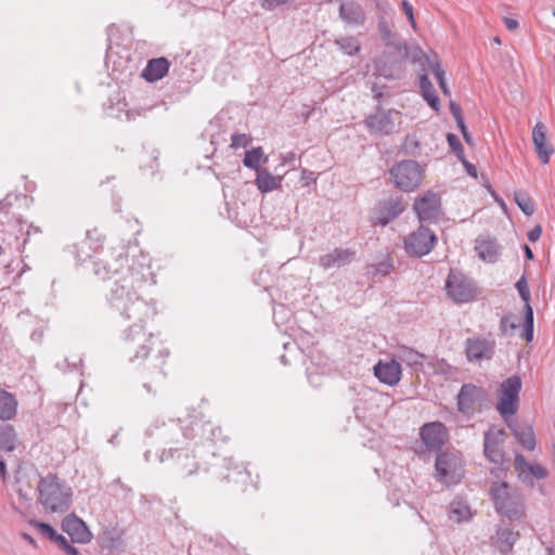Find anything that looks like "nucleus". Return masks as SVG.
I'll use <instances>...</instances> for the list:
<instances>
[{
  "label": "nucleus",
  "mask_w": 555,
  "mask_h": 555,
  "mask_svg": "<svg viewBox=\"0 0 555 555\" xmlns=\"http://www.w3.org/2000/svg\"><path fill=\"white\" fill-rule=\"evenodd\" d=\"M465 475L464 460L459 452L440 451L435 461V478L438 482L451 487L457 485Z\"/></svg>",
  "instance_id": "7ed1b4c3"
},
{
  "label": "nucleus",
  "mask_w": 555,
  "mask_h": 555,
  "mask_svg": "<svg viewBox=\"0 0 555 555\" xmlns=\"http://www.w3.org/2000/svg\"><path fill=\"white\" fill-rule=\"evenodd\" d=\"M475 249L478 256L488 262H494L498 258V245L491 240H476Z\"/></svg>",
  "instance_id": "f704fd0d"
},
{
  "label": "nucleus",
  "mask_w": 555,
  "mask_h": 555,
  "mask_svg": "<svg viewBox=\"0 0 555 555\" xmlns=\"http://www.w3.org/2000/svg\"><path fill=\"white\" fill-rule=\"evenodd\" d=\"M448 296L456 304L469 302L476 297V286L472 279L462 272L450 270L446 281Z\"/></svg>",
  "instance_id": "1a4fd4ad"
},
{
  "label": "nucleus",
  "mask_w": 555,
  "mask_h": 555,
  "mask_svg": "<svg viewBox=\"0 0 555 555\" xmlns=\"http://www.w3.org/2000/svg\"><path fill=\"white\" fill-rule=\"evenodd\" d=\"M263 158V150L262 147H254L249 151H246L245 157L243 159V164L245 167L255 170L256 172H259V170H262L263 168L260 167V163Z\"/></svg>",
  "instance_id": "ea45409f"
},
{
  "label": "nucleus",
  "mask_w": 555,
  "mask_h": 555,
  "mask_svg": "<svg viewBox=\"0 0 555 555\" xmlns=\"http://www.w3.org/2000/svg\"><path fill=\"white\" fill-rule=\"evenodd\" d=\"M450 518H454L457 522L468 520L470 518V507L463 500H454L449 507Z\"/></svg>",
  "instance_id": "4c0bfd02"
},
{
  "label": "nucleus",
  "mask_w": 555,
  "mask_h": 555,
  "mask_svg": "<svg viewBox=\"0 0 555 555\" xmlns=\"http://www.w3.org/2000/svg\"><path fill=\"white\" fill-rule=\"evenodd\" d=\"M532 141L540 160L542 164H547L554 149L552 145L546 144V128L540 121L532 129Z\"/></svg>",
  "instance_id": "a878e982"
},
{
  "label": "nucleus",
  "mask_w": 555,
  "mask_h": 555,
  "mask_svg": "<svg viewBox=\"0 0 555 555\" xmlns=\"http://www.w3.org/2000/svg\"><path fill=\"white\" fill-rule=\"evenodd\" d=\"M171 62L167 57H155L147 61L141 76L147 82H155L163 79L168 74Z\"/></svg>",
  "instance_id": "393cba45"
},
{
  "label": "nucleus",
  "mask_w": 555,
  "mask_h": 555,
  "mask_svg": "<svg viewBox=\"0 0 555 555\" xmlns=\"http://www.w3.org/2000/svg\"><path fill=\"white\" fill-rule=\"evenodd\" d=\"M518 537L519 534L514 532L511 528H499L496 530L495 545L502 554H507L513 550Z\"/></svg>",
  "instance_id": "7c9ffc66"
},
{
  "label": "nucleus",
  "mask_w": 555,
  "mask_h": 555,
  "mask_svg": "<svg viewBox=\"0 0 555 555\" xmlns=\"http://www.w3.org/2000/svg\"><path fill=\"white\" fill-rule=\"evenodd\" d=\"M450 111H451V114L454 117L455 121L464 118L462 108L453 101L450 102Z\"/></svg>",
  "instance_id": "bf43d9fd"
},
{
  "label": "nucleus",
  "mask_w": 555,
  "mask_h": 555,
  "mask_svg": "<svg viewBox=\"0 0 555 555\" xmlns=\"http://www.w3.org/2000/svg\"><path fill=\"white\" fill-rule=\"evenodd\" d=\"M402 10H403L404 14L406 15L412 27L415 28L416 23H415L414 14H413V5L409 1L403 0L402 1Z\"/></svg>",
  "instance_id": "6e6d98bb"
},
{
  "label": "nucleus",
  "mask_w": 555,
  "mask_h": 555,
  "mask_svg": "<svg viewBox=\"0 0 555 555\" xmlns=\"http://www.w3.org/2000/svg\"><path fill=\"white\" fill-rule=\"evenodd\" d=\"M128 257L126 255L119 254L112 259L101 258L96 260H92L88 268L93 272L95 276L100 280H111L113 281L118 278L124 270L128 269Z\"/></svg>",
  "instance_id": "9b49d317"
},
{
  "label": "nucleus",
  "mask_w": 555,
  "mask_h": 555,
  "mask_svg": "<svg viewBox=\"0 0 555 555\" xmlns=\"http://www.w3.org/2000/svg\"><path fill=\"white\" fill-rule=\"evenodd\" d=\"M217 478L225 483L244 486L250 479V474L243 464H234L232 460L225 459L224 466L217 473Z\"/></svg>",
  "instance_id": "6ab92c4d"
},
{
  "label": "nucleus",
  "mask_w": 555,
  "mask_h": 555,
  "mask_svg": "<svg viewBox=\"0 0 555 555\" xmlns=\"http://www.w3.org/2000/svg\"><path fill=\"white\" fill-rule=\"evenodd\" d=\"M455 122H456V126H457V128L460 129V131H461L462 135H463L464 133L468 132L467 127H466V125H465V122H464V118L459 119V120H456Z\"/></svg>",
  "instance_id": "69168bd1"
},
{
  "label": "nucleus",
  "mask_w": 555,
  "mask_h": 555,
  "mask_svg": "<svg viewBox=\"0 0 555 555\" xmlns=\"http://www.w3.org/2000/svg\"><path fill=\"white\" fill-rule=\"evenodd\" d=\"M250 143V138L244 133H234L231 137V146L233 149L246 147Z\"/></svg>",
  "instance_id": "8fccbe9b"
},
{
  "label": "nucleus",
  "mask_w": 555,
  "mask_h": 555,
  "mask_svg": "<svg viewBox=\"0 0 555 555\" xmlns=\"http://www.w3.org/2000/svg\"><path fill=\"white\" fill-rule=\"evenodd\" d=\"M530 464L531 463H528L522 454L517 453L515 455L514 465L516 470L519 472V477L522 479V481H526L528 478V476L525 475V473Z\"/></svg>",
  "instance_id": "de8ad7c7"
},
{
  "label": "nucleus",
  "mask_w": 555,
  "mask_h": 555,
  "mask_svg": "<svg viewBox=\"0 0 555 555\" xmlns=\"http://www.w3.org/2000/svg\"><path fill=\"white\" fill-rule=\"evenodd\" d=\"M516 324L512 321V315H503L500 321V330L503 335L512 333L516 328Z\"/></svg>",
  "instance_id": "603ef678"
},
{
  "label": "nucleus",
  "mask_w": 555,
  "mask_h": 555,
  "mask_svg": "<svg viewBox=\"0 0 555 555\" xmlns=\"http://www.w3.org/2000/svg\"><path fill=\"white\" fill-rule=\"evenodd\" d=\"M365 125L373 133L390 134L395 129L391 111H383L380 104L376 106V113L365 119Z\"/></svg>",
  "instance_id": "4be33fe9"
},
{
  "label": "nucleus",
  "mask_w": 555,
  "mask_h": 555,
  "mask_svg": "<svg viewBox=\"0 0 555 555\" xmlns=\"http://www.w3.org/2000/svg\"><path fill=\"white\" fill-rule=\"evenodd\" d=\"M426 60H427V64H428L430 70L435 75L436 79L439 76H444V70L441 68V64L436 54H434L433 57L427 56Z\"/></svg>",
  "instance_id": "3c124183"
},
{
  "label": "nucleus",
  "mask_w": 555,
  "mask_h": 555,
  "mask_svg": "<svg viewBox=\"0 0 555 555\" xmlns=\"http://www.w3.org/2000/svg\"><path fill=\"white\" fill-rule=\"evenodd\" d=\"M526 475L527 476H531L532 478H535V479H545L547 477V470L540 464L538 463H531L529 466H528V469L526 470Z\"/></svg>",
  "instance_id": "09e8293b"
},
{
  "label": "nucleus",
  "mask_w": 555,
  "mask_h": 555,
  "mask_svg": "<svg viewBox=\"0 0 555 555\" xmlns=\"http://www.w3.org/2000/svg\"><path fill=\"white\" fill-rule=\"evenodd\" d=\"M462 165L464 166L466 172L468 176L473 177V178H477V168L474 164L469 163L465 156H463V158H460L459 159Z\"/></svg>",
  "instance_id": "4d7b16f0"
},
{
  "label": "nucleus",
  "mask_w": 555,
  "mask_h": 555,
  "mask_svg": "<svg viewBox=\"0 0 555 555\" xmlns=\"http://www.w3.org/2000/svg\"><path fill=\"white\" fill-rule=\"evenodd\" d=\"M282 180V177L273 176L267 169H262L257 172L255 184L257 189L264 194L281 189Z\"/></svg>",
  "instance_id": "cd10ccee"
},
{
  "label": "nucleus",
  "mask_w": 555,
  "mask_h": 555,
  "mask_svg": "<svg viewBox=\"0 0 555 555\" xmlns=\"http://www.w3.org/2000/svg\"><path fill=\"white\" fill-rule=\"evenodd\" d=\"M31 233H34V234H40V233H41V230H40V228H39V227H35V225L30 224V225L28 227L27 232H26V237H25V240H24V242H23V246H25V245L29 242V237H30V234H31Z\"/></svg>",
  "instance_id": "052dcab7"
},
{
  "label": "nucleus",
  "mask_w": 555,
  "mask_h": 555,
  "mask_svg": "<svg viewBox=\"0 0 555 555\" xmlns=\"http://www.w3.org/2000/svg\"><path fill=\"white\" fill-rule=\"evenodd\" d=\"M192 430H199L201 438L211 443H215L219 440L224 441V437L222 436V429L219 426L212 424L211 422H195L192 425Z\"/></svg>",
  "instance_id": "c756f323"
},
{
  "label": "nucleus",
  "mask_w": 555,
  "mask_h": 555,
  "mask_svg": "<svg viewBox=\"0 0 555 555\" xmlns=\"http://www.w3.org/2000/svg\"><path fill=\"white\" fill-rule=\"evenodd\" d=\"M405 209V204L401 196H391L379 202L376 208V223L386 227L389 222L398 218Z\"/></svg>",
  "instance_id": "a211bd4d"
},
{
  "label": "nucleus",
  "mask_w": 555,
  "mask_h": 555,
  "mask_svg": "<svg viewBox=\"0 0 555 555\" xmlns=\"http://www.w3.org/2000/svg\"><path fill=\"white\" fill-rule=\"evenodd\" d=\"M152 334L147 339H144V344L140 345L139 349L129 357L130 362L141 364L142 361L146 360L147 365L146 369L152 373H163V366L165 364V358L169 354V351L166 349H158L157 353L150 356L153 350L152 347L147 344L152 339Z\"/></svg>",
  "instance_id": "ddd939ff"
},
{
  "label": "nucleus",
  "mask_w": 555,
  "mask_h": 555,
  "mask_svg": "<svg viewBox=\"0 0 555 555\" xmlns=\"http://www.w3.org/2000/svg\"><path fill=\"white\" fill-rule=\"evenodd\" d=\"M516 288L518 291V294L524 305V333L522 337L527 343H531L533 340V333H534V315H533V309L530 305V291L528 286V281L525 275H521L520 279L516 282Z\"/></svg>",
  "instance_id": "2eb2a0df"
},
{
  "label": "nucleus",
  "mask_w": 555,
  "mask_h": 555,
  "mask_svg": "<svg viewBox=\"0 0 555 555\" xmlns=\"http://www.w3.org/2000/svg\"><path fill=\"white\" fill-rule=\"evenodd\" d=\"M396 357L411 367H422L424 354L406 346H400Z\"/></svg>",
  "instance_id": "72a5a7b5"
},
{
  "label": "nucleus",
  "mask_w": 555,
  "mask_h": 555,
  "mask_svg": "<svg viewBox=\"0 0 555 555\" xmlns=\"http://www.w3.org/2000/svg\"><path fill=\"white\" fill-rule=\"evenodd\" d=\"M520 390L521 378L518 375H512L501 383L496 410L504 421H507V418L513 417L517 413Z\"/></svg>",
  "instance_id": "423d86ee"
},
{
  "label": "nucleus",
  "mask_w": 555,
  "mask_h": 555,
  "mask_svg": "<svg viewBox=\"0 0 555 555\" xmlns=\"http://www.w3.org/2000/svg\"><path fill=\"white\" fill-rule=\"evenodd\" d=\"M447 141L450 146V150L455 154L457 159L463 158V156H465L463 145L456 134L448 133Z\"/></svg>",
  "instance_id": "a18cd8bd"
},
{
  "label": "nucleus",
  "mask_w": 555,
  "mask_h": 555,
  "mask_svg": "<svg viewBox=\"0 0 555 555\" xmlns=\"http://www.w3.org/2000/svg\"><path fill=\"white\" fill-rule=\"evenodd\" d=\"M157 436L166 443H176L179 441L181 436L188 437L186 434L183 433L181 425L173 421L168 424H164V426L158 430Z\"/></svg>",
  "instance_id": "c9c22d12"
},
{
  "label": "nucleus",
  "mask_w": 555,
  "mask_h": 555,
  "mask_svg": "<svg viewBox=\"0 0 555 555\" xmlns=\"http://www.w3.org/2000/svg\"><path fill=\"white\" fill-rule=\"evenodd\" d=\"M39 502L52 513H64L72 504V489L55 474H48L38 483Z\"/></svg>",
  "instance_id": "f03ea898"
},
{
  "label": "nucleus",
  "mask_w": 555,
  "mask_h": 555,
  "mask_svg": "<svg viewBox=\"0 0 555 555\" xmlns=\"http://www.w3.org/2000/svg\"><path fill=\"white\" fill-rule=\"evenodd\" d=\"M16 434L12 425L0 426V450L12 452L15 449Z\"/></svg>",
  "instance_id": "e433bc0d"
},
{
  "label": "nucleus",
  "mask_w": 555,
  "mask_h": 555,
  "mask_svg": "<svg viewBox=\"0 0 555 555\" xmlns=\"http://www.w3.org/2000/svg\"><path fill=\"white\" fill-rule=\"evenodd\" d=\"M375 4V9L380 13L379 16L388 15L392 9L388 0H372Z\"/></svg>",
  "instance_id": "5fc2aeb1"
},
{
  "label": "nucleus",
  "mask_w": 555,
  "mask_h": 555,
  "mask_svg": "<svg viewBox=\"0 0 555 555\" xmlns=\"http://www.w3.org/2000/svg\"><path fill=\"white\" fill-rule=\"evenodd\" d=\"M301 179L306 180V183L304 185H308L310 181H315V178L313 177V172L309 171L308 169L301 170Z\"/></svg>",
  "instance_id": "e2e57ef3"
},
{
  "label": "nucleus",
  "mask_w": 555,
  "mask_h": 555,
  "mask_svg": "<svg viewBox=\"0 0 555 555\" xmlns=\"http://www.w3.org/2000/svg\"><path fill=\"white\" fill-rule=\"evenodd\" d=\"M335 44L347 55H356L360 51V42L353 36L337 38Z\"/></svg>",
  "instance_id": "a19ab883"
},
{
  "label": "nucleus",
  "mask_w": 555,
  "mask_h": 555,
  "mask_svg": "<svg viewBox=\"0 0 555 555\" xmlns=\"http://www.w3.org/2000/svg\"><path fill=\"white\" fill-rule=\"evenodd\" d=\"M485 398L486 391L482 387L464 384L456 396L457 410L462 413H467L477 402L483 401Z\"/></svg>",
  "instance_id": "aec40b11"
},
{
  "label": "nucleus",
  "mask_w": 555,
  "mask_h": 555,
  "mask_svg": "<svg viewBox=\"0 0 555 555\" xmlns=\"http://www.w3.org/2000/svg\"><path fill=\"white\" fill-rule=\"evenodd\" d=\"M122 531L118 527H105L98 535L102 548L114 550L121 543Z\"/></svg>",
  "instance_id": "c85d7f7f"
},
{
  "label": "nucleus",
  "mask_w": 555,
  "mask_h": 555,
  "mask_svg": "<svg viewBox=\"0 0 555 555\" xmlns=\"http://www.w3.org/2000/svg\"><path fill=\"white\" fill-rule=\"evenodd\" d=\"M504 24L508 30H516L519 27V23L512 17H504Z\"/></svg>",
  "instance_id": "680f3d73"
},
{
  "label": "nucleus",
  "mask_w": 555,
  "mask_h": 555,
  "mask_svg": "<svg viewBox=\"0 0 555 555\" xmlns=\"http://www.w3.org/2000/svg\"><path fill=\"white\" fill-rule=\"evenodd\" d=\"M389 175L397 189L412 192L421 185L424 170L416 160L406 159L393 165Z\"/></svg>",
  "instance_id": "39448f33"
},
{
  "label": "nucleus",
  "mask_w": 555,
  "mask_h": 555,
  "mask_svg": "<svg viewBox=\"0 0 555 555\" xmlns=\"http://www.w3.org/2000/svg\"><path fill=\"white\" fill-rule=\"evenodd\" d=\"M541 234H542V227L537 224L534 228H532L527 233V236L530 242H537L540 238Z\"/></svg>",
  "instance_id": "13d9d810"
},
{
  "label": "nucleus",
  "mask_w": 555,
  "mask_h": 555,
  "mask_svg": "<svg viewBox=\"0 0 555 555\" xmlns=\"http://www.w3.org/2000/svg\"><path fill=\"white\" fill-rule=\"evenodd\" d=\"M356 250L352 248H334L332 251L320 256L319 266L324 270L341 268L349 264L356 258Z\"/></svg>",
  "instance_id": "412c9836"
},
{
  "label": "nucleus",
  "mask_w": 555,
  "mask_h": 555,
  "mask_svg": "<svg viewBox=\"0 0 555 555\" xmlns=\"http://www.w3.org/2000/svg\"><path fill=\"white\" fill-rule=\"evenodd\" d=\"M377 27L380 38L385 42V44L395 46L397 35L391 30L385 16H378Z\"/></svg>",
  "instance_id": "37998d69"
},
{
  "label": "nucleus",
  "mask_w": 555,
  "mask_h": 555,
  "mask_svg": "<svg viewBox=\"0 0 555 555\" xmlns=\"http://www.w3.org/2000/svg\"><path fill=\"white\" fill-rule=\"evenodd\" d=\"M393 270V262L390 256H387L383 261L370 264L367 267V274L372 278H385Z\"/></svg>",
  "instance_id": "58836bf2"
},
{
  "label": "nucleus",
  "mask_w": 555,
  "mask_h": 555,
  "mask_svg": "<svg viewBox=\"0 0 555 555\" xmlns=\"http://www.w3.org/2000/svg\"><path fill=\"white\" fill-rule=\"evenodd\" d=\"M420 436L428 451L439 453L448 438V429L441 422H430L421 427Z\"/></svg>",
  "instance_id": "4468645a"
},
{
  "label": "nucleus",
  "mask_w": 555,
  "mask_h": 555,
  "mask_svg": "<svg viewBox=\"0 0 555 555\" xmlns=\"http://www.w3.org/2000/svg\"><path fill=\"white\" fill-rule=\"evenodd\" d=\"M143 283V276L128 268L112 282L106 295L111 308L124 319L132 321L122 336L127 344L139 341L144 337L145 322L156 313L154 304L146 301L140 295Z\"/></svg>",
  "instance_id": "f257e3e1"
},
{
  "label": "nucleus",
  "mask_w": 555,
  "mask_h": 555,
  "mask_svg": "<svg viewBox=\"0 0 555 555\" xmlns=\"http://www.w3.org/2000/svg\"><path fill=\"white\" fill-rule=\"evenodd\" d=\"M517 441L528 451H533L537 444L533 428L530 425L519 424L514 417L504 421Z\"/></svg>",
  "instance_id": "b1692460"
},
{
  "label": "nucleus",
  "mask_w": 555,
  "mask_h": 555,
  "mask_svg": "<svg viewBox=\"0 0 555 555\" xmlns=\"http://www.w3.org/2000/svg\"><path fill=\"white\" fill-rule=\"evenodd\" d=\"M29 525L35 527L36 529H38V531L47 537L49 540L51 541H54V539L56 538V535L59 534L55 529L47 524V522H42V521H39V520H36V519H31L29 521Z\"/></svg>",
  "instance_id": "c03bdc74"
},
{
  "label": "nucleus",
  "mask_w": 555,
  "mask_h": 555,
  "mask_svg": "<svg viewBox=\"0 0 555 555\" xmlns=\"http://www.w3.org/2000/svg\"><path fill=\"white\" fill-rule=\"evenodd\" d=\"M0 476L3 480L7 478V465L3 460L0 461Z\"/></svg>",
  "instance_id": "774afa93"
},
{
  "label": "nucleus",
  "mask_w": 555,
  "mask_h": 555,
  "mask_svg": "<svg viewBox=\"0 0 555 555\" xmlns=\"http://www.w3.org/2000/svg\"><path fill=\"white\" fill-rule=\"evenodd\" d=\"M420 88L424 100L435 111L439 109L440 100L436 89L426 74L420 77Z\"/></svg>",
  "instance_id": "2f4dec72"
},
{
  "label": "nucleus",
  "mask_w": 555,
  "mask_h": 555,
  "mask_svg": "<svg viewBox=\"0 0 555 555\" xmlns=\"http://www.w3.org/2000/svg\"><path fill=\"white\" fill-rule=\"evenodd\" d=\"M437 242V236L429 228L421 225L404 238V249L408 255L421 258L428 255Z\"/></svg>",
  "instance_id": "9d476101"
},
{
  "label": "nucleus",
  "mask_w": 555,
  "mask_h": 555,
  "mask_svg": "<svg viewBox=\"0 0 555 555\" xmlns=\"http://www.w3.org/2000/svg\"><path fill=\"white\" fill-rule=\"evenodd\" d=\"M339 17L348 25L360 26L365 22L363 8L356 1L341 2Z\"/></svg>",
  "instance_id": "bb28decb"
},
{
  "label": "nucleus",
  "mask_w": 555,
  "mask_h": 555,
  "mask_svg": "<svg viewBox=\"0 0 555 555\" xmlns=\"http://www.w3.org/2000/svg\"><path fill=\"white\" fill-rule=\"evenodd\" d=\"M514 199L519 209L526 215V216H532L534 212V204L531 199V197L524 191L515 192Z\"/></svg>",
  "instance_id": "79ce46f5"
},
{
  "label": "nucleus",
  "mask_w": 555,
  "mask_h": 555,
  "mask_svg": "<svg viewBox=\"0 0 555 555\" xmlns=\"http://www.w3.org/2000/svg\"><path fill=\"white\" fill-rule=\"evenodd\" d=\"M62 529L70 537L73 543L87 544L93 538L86 522L75 514H69L64 517L62 520Z\"/></svg>",
  "instance_id": "f3484780"
},
{
  "label": "nucleus",
  "mask_w": 555,
  "mask_h": 555,
  "mask_svg": "<svg viewBox=\"0 0 555 555\" xmlns=\"http://www.w3.org/2000/svg\"><path fill=\"white\" fill-rule=\"evenodd\" d=\"M401 366L396 360L388 362L378 361L374 366V375L376 378L388 386L397 385L401 379Z\"/></svg>",
  "instance_id": "5701e85b"
},
{
  "label": "nucleus",
  "mask_w": 555,
  "mask_h": 555,
  "mask_svg": "<svg viewBox=\"0 0 555 555\" xmlns=\"http://www.w3.org/2000/svg\"><path fill=\"white\" fill-rule=\"evenodd\" d=\"M20 197L18 195L8 194L2 201H0V211L8 215L15 201Z\"/></svg>",
  "instance_id": "864d4df0"
},
{
  "label": "nucleus",
  "mask_w": 555,
  "mask_h": 555,
  "mask_svg": "<svg viewBox=\"0 0 555 555\" xmlns=\"http://www.w3.org/2000/svg\"><path fill=\"white\" fill-rule=\"evenodd\" d=\"M524 253H525V257L528 260H532L534 258L533 251L527 244L524 245Z\"/></svg>",
  "instance_id": "338daca9"
},
{
  "label": "nucleus",
  "mask_w": 555,
  "mask_h": 555,
  "mask_svg": "<svg viewBox=\"0 0 555 555\" xmlns=\"http://www.w3.org/2000/svg\"><path fill=\"white\" fill-rule=\"evenodd\" d=\"M53 542H55L67 555H79L78 550L73 546L64 535L59 533Z\"/></svg>",
  "instance_id": "49530a36"
},
{
  "label": "nucleus",
  "mask_w": 555,
  "mask_h": 555,
  "mask_svg": "<svg viewBox=\"0 0 555 555\" xmlns=\"http://www.w3.org/2000/svg\"><path fill=\"white\" fill-rule=\"evenodd\" d=\"M490 498L495 511L508 519L520 517V508L516 498L511 494L509 487L505 481H495L490 488Z\"/></svg>",
  "instance_id": "6e6552de"
},
{
  "label": "nucleus",
  "mask_w": 555,
  "mask_h": 555,
  "mask_svg": "<svg viewBox=\"0 0 555 555\" xmlns=\"http://www.w3.org/2000/svg\"><path fill=\"white\" fill-rule=\"evenodd\" d=\"M413 209L421 222H437L441 215L440 196L433 191H427L415 199Z\"/></svg>",
  "instance_id": "f8f14e48"
},
{
  "label": "nucleus",
  "mask_w": 555,
  "mask_h": 555,
  "mask_svg": "<svg viewBox=\"0 0 555 555\" xmlns=\"http://www.w3.org/2000/svg\"><path fill=\"white\" fill-rule=\"evenodd\" d=\"M160 462H170V468L179 478H189L201 470V462L195 450L189 448H169L159 456Z\"/></svg>",
  "instance_id": "20e7f679"
},
{
  "label": "nucleus",
  "mask_w": 555,
  "mask_h": 555,
  "mask_svg": "<svg viewBox=\"0 0 555 555\" xmlns=\"http://www.w3.org/2000/svg\"><path fill=\"white\" fill-rule=\"evenodd\" d=\"M17 401L15 397L7 390H0V420L8 421L15 416Z\"/></svg>",
  "instance_id": "473e14b6"
},
{
  "label": "nucleus",
  "mask_w": 555,
  "mask_h": 555,
  "mask_svg": "<svg viewBox=\"0 0 555 555\" xmlns=\"http://www.w3.org/2000/svg\"><path fill=\"white\" fill-rule=\"evenodd\" d=\"M505 438L504 428L496 426H490L483 434V454L489 462L495 464L501 470L507 469V466H505L507 460L503 450Z\"/></svg>",
  "instance_id": "0eeeda50"
},
{
  "label": "nucleus",
  "mask_w": 555,
  "mask_h": 555,
  "mask_svg": "<svg viewBox=\"0 0 555 555\" xmlns=\"http://www.w3.org/2000/svg\"><path fill=\"white\" fill-rule=\"evenodd\" d=\"M495 352V341L492 339L469 337L465 341V353L469 362L490 360Z\"/></svg>",
  "instance_id": "dca6fc26"
},
{
  "label": "nucleus",
  "mask_w": 555,
  "mask_h": 555,
  "mask_svg": "<svg viewBox=\"0 0 555 555\" xmlns=\"http://www.w3.org/2000/svg\"><path fill=\"white\" fill-rule=\"evenodd\" d=\"M437 80H438V83H439V87H440L442 93L446 94V95H450V90H449L448 85L446 82L444 76H439L437 78Z\"/></svg>",
  "instance_id": "0e129e2a"
}]
</instances>
